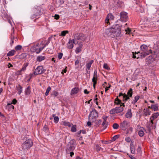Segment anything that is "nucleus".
Instances as JSON below:
<instances>
[{
  "label": "nucleus",
  "mask_w": 159,
  "mask_h": 159,
  "mask_svg": "<svg viewBox=\"0 0 159 159\" xmlns=\"http://www.w3.org/2000/svg\"><path fill=\"white\" fill-rule=\"evenodd\" d=\"M121 33L120 27L118 24L115 25L112 28L107 29L105 30V34L112 38L119 36Z\"/></svg>",
  "instance_id": "nucleus-1"
},
{
  "label": "nucleus",
  "mask_w": 159,
  "mask_h": 159,
  "mask_svg": "<svg viewBox=\"0 0 159 159\" xmlns=\"http://www.w3.org/2000/svg\"><path fill=\"white\" fill-rule=\"evenodd\" d=\"M133 89L131 88H130L128 91L127 94L125 93H123L120 92L119 93L118 97H120L121 96L122 97V101L124 102H126L129 99H130V98H132L133 95Z\"/></svg>",
  "instance_id": "nucleus-2"
},
{
  "label": "nucleus",
  "mask_w": 159,
  "mask_h": 159,
  "mask_svg": "<svg viewBox=\"0 0 159 159\" xmlns=\"http://www.w3.org/2000/svg\"><path fill=\"white\" fill-rule=\"evenodd\" d=\"M86 39V37L85 35L81 33H77L75 34L74 36V39L75 42L84 41Z\"/></svg>",
  "instance_id": "nucleus-3"
},
{
  "label": "nucleus",
  "mask_w": 159,
  "mask_h": 159,
  "mask_svg": "<svg viewBox=\"0 0 159 159\" xmlns=\"http://www.w3.org/2000/svg\"><path fill=\"white\" fill-rule=\"evenodd\" d=\"M98 116V112L95 109H93L89 116V120H90L91 122H95Z\"/></svg>",
  "instance_id": "nucleus-4"
},
{
  "label": "nucleus",
  "mask_w": 159,
  "mask_h": 159,
  "mask_svg": "<svg viewBox=\"0 0 159 159\" xmlns=\"http://www.w3.org/2000/svg\"><path fill=\"white\" fill-rule=\"evenodd\" d=\"M66 149V153H69L71 151H73L75 148V140L74 139L71 140L67 144Z\"/></svg>",
  "instance_id": "nucleus-5"
},
{
  "label": "nucleus",
  "mask_w": 159,
  "mask_h": 159,
  "mask_svg": "<svg viewBox=\"0 0 159 159\" xmlns=\"http://www.w3.org/2000/svg\"><path fill=\"white\" fill-rule=\"evenodd\" d=\"M33 144V142L30 139L26 140L22 144V147L23 149L24 150L28 149L31 147H32Z\"/></svg>",
  "instance_id": "nucleus-6"
},
{
  "label": "nucleus",
  "mask_w": 159,
  "mask_h": 159,
  "mask_svg": "<svg viewBox=\"0 0 159 159\" xmlns=\"http://www.w3.org/2000/svg\"><path fill=\"white\" fill-rule=\"evenodd\" d=\"M119 16H120L119 20L121 21L126 22L128 19V13L125 11L121 12Z\"/></svg>",
  "instance_id": "nucleus-7"
},
{
  "label": "nucleus",
  "mask_w": 159,
  "mask_h": 159,
  "mask_svg": "<svg viewBox=\"0 0 159 159\" xmlns=\"http://www.w3.org/2000/svg\"><path fill=\"white\" fill-rule=\"evenodd\" d=\"M46 70L44 69L42 66H39L35 69L34 72V74L35 75H38L42 74L44 73Z\"/></svg>",
  "instance_id": "nucleus-8"
},
{
  "label": "nucleus",
  "mask_w": 159,
  "mask_h": 159,
  "mask_svg": "<svg viewBox=\"0 0 159 159\" xmlns=\"http://www.w3.org/2000/svg\"><path fill=\"white\" fill-rule=\"evenodd\" d=\"M129 126L130 123L126 120L124 121L120 124V128L123 130H125Z\"/></svg>",
  "instance_id": "nucleus-9"
},
{
  "label": "nucleus",
  "mask_w": 159,
  "mask_h": 159,
  "mask_svg": "<svg viewBox=\"0 0 159 159\" xmlns=\"http://www.w3.org/2000/svg\"><path fill=\"white\" fill-rule=\"evenodd\" d=\"M41 12L39 10L38 8H35L34 9V13L31 16V18L32 19L35 18L37 16L40 15Z\"/></svg>",
  "instance_id": "nucleus-10"
},
{
  "label": "nucleus",
  "mask_w": 159,
  "mask_h": 159,
  "mask_svg": "<svg viewBox=\"0 0 159 159\" xmlns=\"http://www.w3.org/2000/svg\"><path fill=\"white\" fill-rule=\"evenodd\" d=\"M73 43L75 44H78V41L76 42L74 39L69 40L68 42L69 45H68V48L69 49H71L73 48L74 47Z\"/></svg>",
  "instance_id": "nucleus-11"
},
{
  "label": "nucleus",
  "mask_w": 159,
  "mask_h": 159,
  "mask_svg": "<svg viewBox=\"0 0 159 159\" xmlns=\"http://www.w3.org/2000/svg\"><path fill=\"white\" fill-rule=\"evenodd\" d=\"M114 18V16L111 14H108L105 20V23L107 24H110L109 20H113Z\"/></svg>",
  "instance_id": "nucleus-12"
},
{
  "label": "nucleus",
  "mask_w": 159,
  "mask_h": 159,
  "mask_svg": "<svg viewBox=\"0 0 159 159\" xmlns=\"http://www.w3.org/2000/svg\"><path fill=\"white\" fill-rule=\"evenodd\" d=\"M125 105L124 103H123L122 104L120 105L119 107H116L117 113H120L122 111L124 110V107H125Z\"/></svg>",
  "instance_id": "nucleus-13"
},
{
  "label": "nucleus",
  "mask_w": 159,
  "mask_h": 159,
  "mask_svg": "<svg viewBox=\"0 0 159 159\" xmlns=\"http://www.w3.org/2000/svg\"><path fill=\"white\" fill-rule=\"evenodd\" d=\"M79 47H77L75 50V52L77 54L80 52L82 51V48L83 47V44L81 43V42H80L78 43Z\"/></svg>",
  "instance_id": "nucleus-14"
},
{
  "label": "nucleus",
  "mask_w": 159,
  "mask_h": 159,
  "mask_svg": "<svg viewBox=\"0 0 159 159\" xmlns=\"http://www.w3.org/2000/svg\"><path fill=\"white\" fill-rule=\"evenodd\" d=\"M147 127L148 129V131L149 132H151L152 129H155L156 126H155L153 125V124L149 123L147 126Z\"/></svg>",
  "instance_id": "nucleus-15"
},
{
  "label": "nucleus",
  "mask_w": 159,
  "mask_h": 159,
  "mask_svg": "<svg viewBox=\"0 0 159 159\" xmlns=\"http://www.w3.org/2000/svg\"><path fill=\"white\" fill-rule=\"evenodd\" d=\"M132 115L131 110V109H128L127 112L125 115L126 117L127 118H131Z\"/></svg>",
  "instance_id": "nucleus-16"
},
{
  "label": "nucleus",
  "mask_w": 159,
  "mask_h": 159,
  "mask_svg": "<svg viewBox=\"0 0 159 159\" xmlns=\"http://www.w3.org/2000/svg\"><path fill=\"white\" fill-rule=\"evenodd\" d=\"M79 90V88L75 87L71 89L70 94L71 95L75 94L77 93Z\"/></svg>",
  "instance_id": "nucleus-17"
},
{
  "label": "nucleus",
  "mask_w": 159,
  "mask_h": 159,
  "mask_svg": "<svg viewBox=\"0 0 159 159\" xmlns=\"http://www.w3.org/2000/svg\"><path fill=\"white\" fill-rule=\"evenodd\" d=\"M141 51L143 52H148V47L145 45L143 44L140 47Z\"/></svg>",
  "instance_id": "nucleus-18"
},
{
  "label": "nucleus",
  "mask_w": 159,
  "mask_h": 159,
  "mask_svg": "<svg viewBox=\"0 0 159 159\" xmlns=\"http://www.w3.org/2000/svg\"><path fill=\"white\" fill-rule=\"evenodd\" d=\"M131 152L132 154H134L135 153V148L134 144L132 142L130 143Z\"/></svg>",
  "instance_id": "nucleus-19"
},
{
  "label": "nucleus",
  "mask_w": 159,
  "mask_h": 159,
  "mask_svg": "<svg viewBox=\"0 0 159 159\" xmlns=\"http://www.w3.org/2000/svg\"><path fill=\"white\" fill-rule=\"evenodd\" d=\"M140 58H143L145 57L149 54V52H142L140 53Z\"/></svg>",
  "instance_id": "nucleus-20"
},
{
  "label": "nucleus",
  "mask_w": 159,
  "mask_h": 159,
  "mask_svg": "<svg viewBox=\"0 0 159 159\" xmlns=\"http://www.w3.org/2000/svg\"><path fill=\"white\" fill-rule=\"evenodd\" d=\"M122 101H123L122 100ZM121 102L122 100L118 99L117 97V98L115 99V103L117 105H120L122 104L123 103Z\"/></svg>",
  "instance_id": "nucleus-21"
},
{
  "label": "nucleus",
  "mask_w": 159,
  "mask_h": 159,
  "mask_svg": "<svg viewBox=\"0 0 159 159\" xmlns=\"http://www.w3.org/2000/svg\"><path fill=\"white\" fill-rule=\"evenodd\" d=\"M108 124V122H106V120H105V121H103L102 123V125L103 127V129H102V130H103L105 129L107 127Z\"/></svg>",
  "instance_id": "nucleus-22"
},
{
  "label": "nucleus",
  "mask_w": 159,
  "mask_h": 159,
  "mask_svg": "<svg viewBox=\"0 0 159 159\" xmlns=\"http://www.w3.org/2000/svg\"><path fill=\"white\" fill-rule=\"evenodd\" d=\"M151 108L155 111H157L158 110V106L157 104L152 105Z\"/></svg>",
  "instance_id": "nucleus-23"
},
{
  "label": "nucleus",
  "mask_w": 159,
  "mask_h": 159,
  "mask_svg": "<svg viewBox=\"0 0 159 159\" xmlns=\"http://www.w3.org/2000/svg\"><path fill=\"white\" fill-rule=\"evenodd\" d=\"M16 88L18 91V94L20 95L22 91V88L20 84H18V87L16 86Z\"/></svg>",
  "instance_id": "nucleus-24"
},
{
  "label": "nucleus",
  "mask_w": 159,
  "mask_h": 159,
  "mask_svg": "<svg viewBox=\"0 0 159 159\" xmlns=\"http://www.w3.org/2000/svg\"><path fill=\"white\" fill-rule=\"evenodd\" d=\"M16 52L15 50H11L7 54V56H11L14 55Z\"/></svg>",
  "instance_id": "nucleus-25"
},
{
  "label": "nucleus",
  "mask_w": 159,
  "mask_h": 159,
  "mask_svg": "<svg viewBox=\"0 0 159 159\" xmlns=\"http://www.w3.org/2000/svg\"><path fill=\"white\" fill-rule=\"evenodd\" d=\"M45 56H38L37 58V61L39 62H40L45 59Z\"/></svg>",
  "instance_id": "nucleus-26"
},
{
  "label": "nucleus",
  "mask_w": 159,
  "mask_h": 159,
  "mask_svg": "<svg viewBox=\"0 0 159 159\" xmlns=\"http://www.w3.org/2000/svg\"><path fill=\"white\" fill-rule=\"evenodd\" d=\"M93 60H91L89 62L87 63L86 64V67L87 69L88 70H89L91 66V65L93 63Z\"/></svg>",
  "instance_id": "nucleus-27"
},
{
  "label": "nucleus",
  "mask_w": 159,
  "mask_h": 159,
  "mask_svg": "<svg viewBox=\"0 0 159 159\" xmlns=\"http://www.w3.org/2000/svg\"><path fill=\"white\" fill-rule=\"evenodd\" d=\"M30 86H29L26 88L25 90V94L26 95H29L30 93Z\"/></svg>",
  "instance_id": "nucleus-28"
},
{
  "label": "nucleus",
  "mask_w": 159,
  "mask_h": 159,
  "mask_svg": "<svg viewBox=\"0 0 159 159\" xmlns=\"http://www.w3.org/2000/svg\"><path fill=\"white\" fill-rule=\"evenodd\" d=\"M102 120H96V121L94 122L95 123V126H96L97 127H98L101 124L102 122Z\"/></svg>",
  "instance_id": "nucleus-29"
},
{
  "label": "nucleus",
  "mask_w": 159,
  "mask_h": 159,
  "mask_svg": "<svg viewBox=\"0 0 159 159\" xmlns=\"http://www.w3.org/2000/svg\"><path fill=\"white\" fill-rule=\"evenodd\" d=\"M14 31L13 30V33H11V43H10V44L11 46H12L13 44L14 43V36L13 35V34H14Z\"/></svg>",
  "instance_id": "nucleus-30"
},
{
  "label": "nucleus",
  "mask_w": 159,
  "mask_h": 159,
  "mask_svg": "<svg viewBox=\"0 0 159 159\" xmlns=\"http://www.w3.org/2000/svg\"><path fill=\"white\" fill-rule=\"evenodd\" d=\"M123 3V2L122 1L118 0L116 4V5L118 7H121Z\"/></svg>",
  "instance_id": "nucleus-31"
},
{
  "label": "nucleus",
  "mask_w": 159,
  "mask_h": 159,
  "mask_svg": "<svg viewBox=\"0 0 159 159\" xmlns=\"http://www.w3.org/2000/svg\"><path fill=\"white\" fill-rule=\"evenodd\" d=\"M62 124L64 125L68 126L69 127H71V125H73L72 124H70V123L66 121H64Z\"/></svg>",
  "instance_id": "nucleus-32"
},
{
  "label": "nucleus",
  "mask_w": 159,
  "mask_h": 159,
  "mask_svg": "<svg viewBox=\"0 0 159 159\" xmlns=\"http://www.w3.org/2000/svg\"><path fill=\"white\" fill-rule=\"evenodd\" d=\"M146 111L144 112L143 115L145 116H147L148 115H150L151 112L149 111V109H146Z\"/></svg>",
  "instance_id": "nucleus-33"
},
{
  "label": "nucleus",
  "mask_w": 159,
  "mask_h": 159,
  "mask_svg": "<svg viewBox=\"0 0 159 159\" xmlns=\"http://www.w3.org/2000/svg\"><path fill=\"white\" fill-rule=\"evenodd\" d=\"M110 114H111L117 113L116 108H113L112 109H111L110 111Z\"/></svg>",
  "instance_id": "nucleus-34"
},
{
  "label": "nucleus",
  "mask_w": 159,
  "mask_h": 159,
  "mask_svg": "<svg viewBox=\"0 0 159 159\" xmlns=\"http://www.w3.org/2000/svg\"><path fill=\"white\" fill-rule=\"evenodd\" d=\"M69 33V31L67 30H64L62 31L61 32L60 36H64L66 35V34H68Z\"/></svg>",
  "instance_id": "nucleus-35"
},
{
  "label": "nucleus",
  "mask_w": 159,
  "mask_h": 159,
  "mask_svg": "<svg viewBox=\"0 0 159 159\" xmlns=\"http://www.w3.org/2000/svg\"><path fill=\"white\" fill-rule=\"evenodd\" d=\"M59 93L55 91L52 92L51 93V95L54 97H56L58 95Z\"/></svg>",
  "instance_id": "nucleus-36"
},
{
  "label": "nucleus",
  "mask_w": 159,
  "mask_h": 159,
  "mask_svg": "<svg viewBox=\"0 0 159 159\" xmlns=\"http://www.w3.org/2000/svg\"><path fill=\"white\" fill-rule=\"evenodd\" d=\"M76 125H74L72 126L71 131L72 132H75L76 131Z\"/></svg>",
  "instance_id": "nucleus-37"
},
{
  "label": "nucleus",
  "mask_w": 159,
  "mask_h": 159,
  "mask_svg": "<svg viewBox=\"0 0 159 159\" xmlns=\"http://www.w3.org/2000/svg\"><path fill=\"white\" fill-rule=\"evenodd\" d=\"M29 63H26L23 65V67L21 69V71H24L26 69V67L28 66Z\"/></svg>",
  "instance_id": "nucleus-38"
},
{
  "label": "nucleus",
  "mask_w": 159,
  "mask_h": 159,
  "mask_svg": "<svg viewBox=\"0 0 159 159\" xmlns=\"http://www.w3.org/2000/svg\"><path fill=\"white\" fill-rule=\"evenodd\" d=\"M120 136V135H117L114 136V137L112 138H111V141H115Z\"/></svg>",
  "instance_id": "nucleus-39"
},
{
  "label": "nucleus",
  "mask_w": 159,
  "mask_h": 159,
  "mask_svg": "<svg viewBox=\"0 0 159 159\" xmlns=\"http://www.w3.org/2000/svg\"><path fill=\"white\" fill-rule=\"evenodd\" d=\"M140 52H138V53H137L136 52L135 54H134V53L133 54V57L134 58H137V59H138V58H139L140 57H139L138 56V54L139 53H140Z\"/></svg>",
  "instance_id": "nucleus-40"
},
{
  "label": "nucleus",
  "mask_w": 159,
  "mask_h": 159,
  "mask_svg": "<svg viewBox=\"0 0 159 159\" xmlns=\"http://www.w3.org/2000/svg\"><path fill=\"white\" fill-rule=\"evenodd\" d=\"M119 126V125L116 123H114L112 125V127L114 129H117Z\"/></svg>",
  "instance_id": "nucleus-41"
},
{
  "label": "nucleus",
  "mask_w": 159,
  "mask_h": 159,
  "mask_svg": "<svg viewBox=\"0 0 159 159\" xmlns=\"http://www.w3.org/2000/svg\"><path fill=\"white\" fill-rule=\"evenodd\" d=\"M144 132L142 130H139L138 132V134L141 137H143L144 135Z\"/></svg>",
  "instance_id": "nucleus-42"
},
{
  "label": "nucleus",
  "mask_w": 159,
  "mask_h": 159,
  "mask_svg": "<svg viewBox=\"0 0 159 159\" xmlns=\"http://www.w3.org/2000/svg\"><path fill=\"white\" fill-rule=\"evenodd\" d=\"M51 90V88L49 86L47 89L46 90V92L45 93V95L46 96H47L48 95L49 92Z\"/></svg>",
  "instance_id": "nucleus-43"
},
{
  "label": "nucleus",
  "mask_w": 159,
  "mask_h": 159,
  "mask_svg": "<svg viewBox=\"0 0 159 159\" xmlns=\"http://www.w3.org/2000/svg\"><path fill=\"white\" fill-rule=\"evenodd\" d=\"M31 49L32 50H33V52H35L36 53H37V52H38V48L33 47Z\"/></svg>",
  "instance_id": "nucleus-44"
},
{
  "label": "nucleus",
  "mask_w": 159,
  "mask_h": 159,
  "mask_svg": "<svg viewBox=\"0 0 159 159\" xmlns=\"http://www.w3.org/2000/svg\"><path fill=\"white\" fill-rule=\"evenodd\" d=\"M98 78L97 72L96 70H95L94 71L93 74V78L94 79H97Z\"/></svg>",
  "instance_id": "nucleus-45"
},
{
  "label": "nucleus",
  "mask_w": 159,
  "mask_h": 159,
  "mask_svg": "<svg viewBox=\"0 0 159 159\" xmlns=\"http://www.w3.org/2000/svg\"><path fill=\"white\" fill-rule=\"evenodd\" d=\"M43 129L46 132H47L48 130V128L47 125H45L43 127Z\"/></svg>",
  "instance_id": "nucleus-46"
},
{
  "label": "nucleus",
  "mask_w": 159,
  "mask_h": 159,
  "mask_svg": "<svg viewBox=\"0 0 159 159\" xmlns=\"http://www.w3.org/2000/svg\"><path fill=\"white\" fill-rule=\"evenodd\" d=\"M59 120V118L58 116H55L54 118V122L57 123L58 122Z\"/></svg>",
  "instance_id": "nucleus-47"
},
{
  "label": "nucleus",
  "mask_w": 159,
  "mask_h": 159,
  "mask_svg": "<svg viewBox=\"0 0 159 159\" xmlns=\"http://www.w3.org/2000/svg\"><path fill=\"white\" fill-rule=\"evenodd\" d=\"M22 48V46L20 45H18L15 47V49L16 50H19Z\"/></svg>",
  "instance_id": "nucleus-48"
},
{
  "label": "nucleus",
  "mask_w": 159,
  "mask_h": 159,
  "mask_svg": "<svg viewBox=\"0 0 159 159\" xmlns=\"http://www.w3.org/2000/svg\"><path fill=\"white\" fill-rule=\"evenodd\" d=\"M103 68L107 70H110V67L107 65V64L106 63H105L103 65Z\"/></svg>",
  "instance_id": "nucleus-49"
},
{
  "label": "nucleus",
  "mask_w": 159,
  "mask_h": 159,
  "mask_svg": "<svg viewBox=\"0 0 159 159\" xmlns=\"http://www.w3.org/2000/svg\"><path fill=\"white\" fill-rule=\"evenodd\" d=\"M7 107H9L10 108H12V109H14V106L11 105V104L8 103L7 106Z\"/></svg>",
  "instance_id": "nucleus-50"
},
{
  "label": "nucleus",
  "mask_w": 159,
  "mask_h": 159,
  "mask_svg": "<svg viewBox=\"0 0 159 159\" xmlns=\"http://www.w3.org/2000/svg\"><path fill=\"white\" fill-rule=\"evenodd\" d=\"M153 116H154L155 118H156L159 116V113L158 112L155 113L152 115Z\"/></svg>",
  "instance_id": "nucleus-51"
},
{
  "label": "nucleus",
  "mask_w": 159,
  "mask_h": 159,
  "mask_svg": "<svg viewBox=\"0 0 159 159\" xmlns=\"http://www.w3.org/2000/svg\"><path fill=\"white\" fill-rule=\"evenodd\" d=\"M92 82H93V84L94 85H96L97 83V79H94V78H93L92 79Z\"/></svg>",
  "instance_id": "nucleus-52"
},
{
  "label": "nucleus",
  "mask_w": 159,
  "mask_h": 159,
  "mask_svg": "<svg viewBox=\"0 0 159 159\" xmlns=\"http://www.w3.org/2000/svg\"><path fill=\"white\" fill-rule=\"evenodd\" d=\"M63 56V53L61 52H60L58 53V57L59 59H61Z\"/></svg>",
  "instance_id": "nucleus-53"
},
{
  "label": "nucleus",
  "mask_w": 159,
  "mask_h": 159,
  "mask_svg": "<svg viewBox=\"0 0 159 159\" xmlns=\"http://www.w3.org/2000/svg\"><path fill=\"white\" fill-rule=\"evenodd\" d=\"M140 98V96L139 95H137L135 96V97L134 98V100L137 102V101L139 100Z\"/></svg>",
  "instance_id": "nucleus-54"
},
{
  "label": "nucleus",
  "mask_w": 159,
  "mask_h": 159,
  "mask_svg": "<svg viewBox=\"0 0 159 159\" xmlns=\"http://www.w3.org/2000/svg\"><path fill=\"white\" fill-rule=\"evenodd\" d=\"M102 148L99 147L98 144L96 145V149L98 151H99Z\"/></svg>",
  "instance_id": "nucleus-55"
},
{
  "label": "nucleus",
  "mask_w": 159,
  "mask_h": 159,
  "mask_svg": "<svg viewBox=\"0 0 159 159\" xmlns=\"http://www.w3.org/2000/svg\"><path fill=\"white\" fill-rule=\"evenodd\" d=\"M17 102V100L16 99L14 98L12 100V102L11 104H13L14 105H15L16 104Z\"/></svg>",
  "instance_id": "nucleus-56"
},
{
  "label": "nucleus",
  "mask_w": 159,
  "mask_h": 159,
  "mask_svg": "<svg viewBox=\"0 0 159 159\" xmlns=\"http://www.w3.org/2000/svg\"><path fill=\"white\" fill-rule=\"evenodd\" d=\"M109 86L108 87H106L105 89V92H106L110 88L111 86L110 84H108Z\"/></svg>",
  "instance_id": "nucleus-57"
},
{
  "label": "nucleus",
  "mask_w": 159,
  "mask_h": 159,
  "mask_svg": "<svg viewBox=\"0 0 159 159\" xmlns=\"http://www.w3.org/2000/svg\"><path fill=\"white\" fill-rule=\"evenodd\" d=\"M49 9L52 11H53L55 9L54 7L52 5H50L49 7Z\"/></svg>",
  "instance_id": "nucleus-58"
},
{
  "label": "nucleus",
  "mask_w": 159,
  "mask_h": 159,
  "mask_svg": "<svg viewBox=\"0 0 159 159\" xmlns=\"http://www.w3.org/2000/svg\"><path fill=\"white\" fill-rule=\"evenodd\" d=\"M44 47L38 48V52H37V54H38L43 49Z\"/></svg>",
  "instance_id": "nucleus-59"
},
{
  "label": "nucleus",
  "mask_w": 159,
  "mask_h": 159,
  "mask_svg": "<svg viewBox=\"0 0 159 159\" xmlns=\"http://www.w3.org/2000/svg\"><path fill=\"white\" fill-rule=\"evenodd\" d=\"M125 141L128 143H129L131 141V139L129 137H127L125 139Z\"/></svg>",
  "instance_id": "nucleus-60"
},
{
  "label": "nucleus",
  "mask_w": 159,
  "mask_h": 159,
  "mask_svg": "<svg viewBox=\"0 0 159 159\" xmlns=\"http://www.w3.org/2000/svg\"><path fill=\"white\" fill-rule=\"evenodd\" d=\"M60 17V16L56 14L54 16V18L56 20H58Z\"/></svg>",
  "instance_id": "nucleus-61"
},
{
  "label": "nucleus",
  "mask_w": 159,
  "mask_h": 159,
  "mask_svg": "<svg viewBox=\"0 0 159 159\" xmlns=\"http://www.w3.org/2000/svg\"><path fill=\"white\" fill-rule=\"evenodd\" d=\"M136 102L134 100H133L132 101H131V102H130H130H129V104H135L136 103V102Z\"/></svg>",
  "instance_id": "nucleus-62"
},
{
  "label": "nucleus",
  "mask_w": 159,
  "mask_h": 159,
  "mask_svg": "<svg viewBox=\"0 0 159 159\" xmlns=\"http://www.w3.org/2000/svg\"><path fill=\"white\" fill-rule=\"evenodd\" d=\"M127 130L128 131H129L130 133H131L133 131V128L132 127H129V128Z\"/></svg>",
  "instance_id": "nucleus-63"
},
{
  "label": "nucleus",
  "mask_w": 159,
  "mask_h": 159,
  "mask_svg": "<svg viewBox=\"0 0 159 159\" xmlns=\"http://www.w3.org/2000/svg\"><path fill=\"white\" fill-rule=\"evenodd\" d=\"M59 2L60 5H61L64 3V1L63 0H59Z\"/></svg>",
  "instance_id": "nucleus-64"
}]
</instances>
